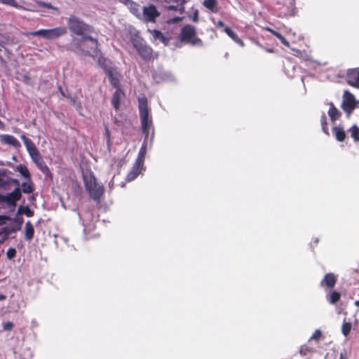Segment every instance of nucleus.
I'll return each mask as SVG.
<instances>
[{
	"label": "nucleus",
	"instance_id": "1",
	"mask_svg": "<svg viewBox=\"0 0 359 359\" xmlns=\"http://www.w3.org/2000/svg\"><path fill=\"white\" fill-rule=\"evenodd\" d=\"M67 24L70 32L81 37L72 39V46L76 48V51L93 57L98 56V42L90 36L93 32V27L74 15L69 18Z\"/></svg>",
	"mask_w": 359,
	"mask_h": 359
},
{
	"label": "nucleus",
	"instance_id": "2",
	"mask_svg": "<svg viewBox=\"0 0 359 359\" xmlns=\"http://www.w3.org/2000/svg\"><path fill=\"white\" fill-rule=\"evenodd\" d=\"M139 102V112L141 121V126L142 133L145 135L144 140H147L149 136V133L151 131L150 142L153 141L154 137V128L151 117L149 116L147 107V100L145 97H140Z\"/></svg>",
	"mask_w": 359,
	"mask_h": 359
},
{
	"label": "nucleus",
	"instance_id": "3",
	"mask_svg": "<svg viewBox=\"0 0 359 359\" xmlns=\"http://www.w3.org/2000/svg\"><path fill=\"white\" fill-rule=\"evenodd\" d=\"M97 61L99 65L104 69L106 72L110 83L114 88H120V74L117 70V68L114 67L111 65V62L104 57L100 55L98 52Z\"/></svg>",
	"mask_w": 359,
	"mask_h": 359
},
{
	"label": "nucleus",
	"instance_id": "4",
	"mask_svg": "<svg viewBox=\"0 0 359 359\" xmlns=\"http://www.w3.org/2000/svg\"><path fill=\"white\" fill-rule=\"evenodd\" d=\"M180 41L194 46H203V41L196 36V32L194 26L187 25L184 26L180 32Z\"/></svg>",
	"mask_w": 359,
	"mask_h": 359
},
{
	"label": "nucleus",
	"instance_id": "5",
	"mask_svg": "<svg viewBox=\"0 0 359 359\" xmlns=\"http://www.w3.org/2000/svg\"><path fill=\"white\" fill-rule=\"evenodd\" d=\"M131 42L139 55L144 60H149L152 56V49L148 46L145 41L137 34L131 36Z\"/></svg>",
	"mask_w": 359,
	"mask_h": 359
},
{
	"label": "nucleus",
	"instance_id": "6",
	"mask_svg": "<svg viewBox=\"0 0 359 359\" xmlns=\"http://www.w3.org/2000/svg\"><path fill=\"white\" fill-rule=\"evenodd\" d=\"M67 33V28L65 27H58L53 29H42L32 32L30 35L34 36H41L46 40H52L62 36Z\"/></svg>",
	"mask_w": 359,
	"mask_h": 359
},
{
	"label": "nucleus",
	"instance_id": "7",
	"mask_svg": "<svg viewBox=\"0 0 359 359\" xmlns=\"http://www.w3.org/2000/svg\"><path fill=\"white\" fill-rule=\"evenodd\" d=\"M85 184L90 197L93 200L99 201L103 194L104 189L102 185L97 183L96 178L94 176H90L89 179L85 180Z\"/></svg>",
	"mask_w": 359,
	"mask_h": 359
},
{
	"label": "nucleus",
	"instance_id": "8",
	"mask_svg": "<svg viewBox=\"0 0 359 359\" xmlns=\"http://www.w3.org/2000/svg\"><path fill=\"white\" fill-rule=\"evenodd\" d=\"M159 16L160 12L157 10V8L153 4H149L142 7L141 13L139 14V20L144 22H155L156 18Z\"/></svg>",
	"mask_w": 359,
	"mask_h": 359
},
{
	"label": "nucleus",
	"instance_id": "9",
	"mask_svg": "<svg viewBox=\"0 0 359 359\" xmlns=\"http://www.w3.org/2000/svg\"><path fill=\"white\" fill-rule=\"evenodd\" d=\"M358 104L359 101L355 100V96L348 90H345L341 108L346 113L348 117H349L352 111L358 107Z\"/></svg>",
	"mask_w": 359,
	"mask_h": 359
},
{
	"label": "nucleus",
	"instance_id": "10",
	"mask_svg": "<svg viewBox=\"0 0 359 359\" xmlns=\"http://www.w3.org/2000/svg\"><path fill=\"white\" fill-rule=\"evenodd\" d=\"M21 197L20 188H15L12 192L7 194H0V203H6L11 206H15L16 201Z\"/></svg>",
	"mask_w": 359,
	"mask_h": 359
},
{
	"label": "nucleus",
	"instance_id": "11",
	"mask_svg": "<svg viewBox=\"0 0 359 359\" xmlns=\"http://www.w3.org/2000/svg\"><path fill=\"white\" fill-rule=\"evenodd\" d=\"M346 81L350 86L359 88V68L348 71Z\"/></svg>",
	"mask_w": 359,
	"mask_h": 359
},
{
	"label": "nucleus",
	"instance_id": "12",
	"mask_svg": "<svg viewBox=\"0 0 359 359\" xmlns=\"http://www.w3.org/2000/svg\"><path fill=\"white\" fill-rule=\"evenodd\" d=\"M1 142L5 144L12 145L15 148H20L21 147L19 141L13 135H1L0 136Z\"/></svg>",
	"mask_w": 359,
	"mask_h": 359
},
{
	"label": "nucleus",
	"instance_id": "13",
	"mask_svg": "<svg viewBox=\"0 0 359 359\" xmlns=\"http://www.w3.org/2000/svg\"><path fill=\"white\" fill-rule=\"evenodd\" d=\"M116 91L114 92L111 104L116 110L119 109L120 100L124 97V93L121 88H116Z\"/></svg>",
	"mask_w": 359,
	"mask_h": 359
},
{
	"label": "nucleus",
	"instance_id": "14",
	"mask_svg": "<svg viewBox=\"0 0 359 359\" xmlns=\"http://www.w3.org/2000/svg\"><path fill=\"white\" fill-rule=\"evenodd\" d=\"M337 276L332 273H327L321 281V285H326L328 288H332L336 284Z\"/></svg>",
	"mask_w": 359,
	"mask_h": 359
},
{
	"label": "nucleus",
	"instance_id": "15",
	"mask_svg": "<svg viewBox=\"0 0 359 359\" xmlns=\"http://www.w3.org/2000/svg\"><path fill=\"white\" fill-rule=\"evenodd\" d=\"M142 167V165L135 163L132 170L126 177V180L130 182L135 180L140 174Z\"/></svg>",
	"mask_w": 359,
	"mask_h": 359
},
{
	"label": "nucleus",
	"instance_id": "16",
	"mask_svg": "<svg viewBox=\"0 0 359 359\" xmlns=\"http://www.w3.org/2000/svg\"><path fill=\"white\" fill-rule=\"evenodd\" d=\"M20 138L23 141L29 156L38 151L34 142L30 139L27 138L25 135H22Z\"/></svg>",
	"mask_w": 359,
	"mask_h": 359
},
{
	"label": "nucleus",
	"instance_id": "17",
	"mask_svg": "<svg viewBox=\"0 0 359 359\" xmlns=\"http://www.w3.org/2000/svg\"><path fill=\"white\" fill-rule=\"evenodd\" d=\"M34 234V229L30 221H27L25 226V238L26 241H30Z\"/></svg>",
	"mask_w": 359,
	"mask_h": 359
},
{
	"label": "nucleus",
	"instance_id": "18",
	"mask_svg": "<svg viewBox=\"0 0 359 359\" xmlns=\"http://www.w3.org/2000/svg\"><path fill=\"white\" fill-rule=\"evenodd\" d=\"M147 140H144V142L139 151L138 156H137V158L135 161V163H137V164H141L142 165H143L145 155L147 153Z\"/></svg>",
	"mask_w": 359,
	"mask_h": 359
},
{
	"label": "nucleus",
	"instance_id": "19",
	"mask_svg": "<svg viewBox=\"0 0 359 359\" xmlns=\"http://www.w3.org/2000/svg\"><path fill=\"white\" fill-rule=\"evenodd\" d=\"M149 32L151 34L154 41H159L165 45H168L169 39L165 37L160 31L154 29L149 30Z\"/></svg>",
	"mask_w": 359,
	"mask_h": 359
},
{
	"label": "nucleus",
	"instance_id": "20",
	"mask_svg": "<svg viewBox=\"0 0 359 359\" xmlns=\"http://www.w3.org/2000/svg\"><path fill=\"white\" fill-rule=\"evenodd\" d=\"M224 32L237 44L240 46L243 47V41L238 37V36L231 30L229 27H225L224 29Z\"/></svg>",
	"mask_w": 359,
	"mask_h": 359
},
{
	"label": "nucleus",
	"instance_id": "21",
	"mask_svg": "<svg viewBox=\"0 0 359 359\" xmlns=\"http://www.w3.org/2000/svg\"><path fill=\"white\" fill-rule=\"evenodd\" d=\"M129 10L130 12L139 19V14L141 13V11L142 7H141L138 4L133 2L132 1H128L127 4Z\"/></svg>",
	"mask_w": 359,
	"mask_h": 359
},
{
	"label": "nucleus",
	"instance_id": "22",
	"mask_svg": "<svg viewBox=\"0 0 359 359\" xmlns=\"http://www.w3.org/2000/svg\"><path fill=\"white\" fill-rule=\"evenodd\" d=\"M329 105H330V109L327 112L328 115L330 117V119L332 121H335L337 119H339V118L340 117L341 112L339 111V110L338 109H337L334 107L333 103H330Z\"/></svg>",
	"mask_w": 359,
	"mask_h": 359
},
{
	"label": "nucleus",
	"instance_id": "23",
	"mask_svg": "<svg viewBox=\"0 0 359 359\" xmlns=\"http://www.w3.org/2000/svg\"><path fill=\"white\" fill-rule=\"evenodd\" d=\"M332 133L338 141L342 142L344 140L346 133L344 130L340 126H334L332 128Z\"/></svg>",
	"mask_w": 359,
	"mask_h": 359
},
{
	"label": "nucleus",
	"instance_id": "24",
	"mask_svg": "<svg viewBox=\"0 0 359 359\" xmlns=\"http://www.w3.org/2000/svg\"><path fill=\"white\" fill-rule=\"evenodd\" d=\"M341 294L337 291H332L326 295L327 300L331 304H336L340 299Z\"/></svg>",
	"mask_w": 359,
	"mask_h": 359
},
{
	"label": "nucleus",
	"instance_id": "25",
	"mask_svg": "<svg viewBox=\"0 0 359 359\" xmlns=\"http://www.w3.org/2000/svg\"><path fill=\"white\" fill-rule=\"evenodd\" d=\"M16 170L19 172L25 178L29 179L30 174L27 167L22 164L17 165Z\"/></svg>",
	"mask_w": 359,
	"mask_h": 359
},
{
	"label": "nucleus",
	"instance_id": "26",
	"mask_svg": "<svg viewBox=\"0 0 359 359\" xmlns=\"http://www.w3.org/2000/svg\"><path fill=\"white\" fill-rule=\"evenodd\" d=\"M27 182H22L21 184L22 190L25 194H30L33 191V187L30 179Z\"/></svg>",
	"mask_w": 359,
	"mask_h": 359
},
{
	"label": "nucleus",
	"instance_id": "27",
	"mask_svg": "<svg viewBox=\"0 0 359 359\" xmlns=\"http://www.w3.org/2000/svg\"><path fill=\"white\" fill-rule=\"evenodd\" d=\"M351 330V323L350 322H346L345 320L343 322L341 326V332L342 334L346 337L348 335Z\"/></svg>",
	"mask_w": 359,
	"mask_h": 359
},
{
	"label": "nucleus",
	"instance_id": "28",
	"mask_svg": "<svg viewBox=\"0 0 359 359\" xmlns=\"http://www.w3.org/2000/svg\"><path fill=\"white\" fill-rule=\"evenodd\" d=\"M204 6L212 12H217L216 1L215 0H205Z\"/></svg>",
	"mask_w": 359,
	"mask_h": 359
},
{
	"label": "nucleus",
	"instance_id": "29",
	"mask_svg": "<svg viewBox=\"0 0 359 359\" xmlns=\"http://www.w3.org/2000/svg\"><path fill=\"white\" fill-rule=\"evenodd\" d=\"M177 3H178V5L177 6H169L168 7V10H170V11H174V10H179L181 12L183 11L184 10V7H183V5L185 2L184 0H175Z\"/></svg>",
	"mask_w": 359,
	"mask_h": 359
},
{
	"label": "nucleus",
	"instance_id": "30",
	"mask_svg": "<svg viewBox=\"0 0 359 359\" xmlns=\"http://www.w3.org/2000/svg\"><path fill=\"white\" fill-rule=\"evenodd\" d=\"M349 132L355 141H359V128L354 125L349 129Z\"/></svg>",
	"mask_w": 359,
	"mask_h": 359
},
{
	"label": "nucleus",
	"instance_id": "31",
	"mask_svg": "<svg viewBox=\"0 0 359 359\" xmlns=\"http://www.w3.org/2000/svg\"><path fill=\"white\" fill-rule=\"evenodd\" d=\"M274 36H276L281 42L283 44H284L285 46L289 47L290 44L289 42L283 37L278 32L269 29Z\"/></svg>",
	"mask_w": 359,
	"mask_h": 359
},
{
	"label": "nucleus",
	"instance_id": "32",
	"mask_svg": "<svg viewBox=\"0 0 359 359\" xmlns=\"http://www.w3.org/2000/svg\"><path fill=\"white\" fill-rule=\"evenodd\" d=\"M320 122H321V126H322V129H323V131L325 133V134H328V128L327 126V122H326V116L325 114H323L322 116H321V118H320Z\"/></svg>",
	"mask_w": 359,
	"mask_h": 359
},
{
	"label": "nucleus",
	"instance_id": "33",
	"mask_svg": "<svg viewBox=\"0 0 359 359\" xmlns=\"http://www.w3.org/2000/svg\"><path fill=\"white\" fill-rule=\"evenodd\" d=\"M36 166L43 173L46 174L49 171L48 168L46 165L45 162L43 161V160H41V161H39V163H38L36 164Z\"/></svg>",
	"mask_w": 359,
	"mask_h": 359
},
{
	"label": "nucleus",
	"instance_id": "34",
	"mask_svg": "<svg viewBox=\"0 0 359 359\" xmlns=\"http://www.w3.org/2000/svg\"><path fill=\"white\" fill-rule=\"evenodd\" d=\"M30 157L32 158V160L33 161V162L36 165L38 163H39V161H41V160H43V158H41L39 151H37L36 152L30 155Z\"/></svg>",
	"mask_w": 359,
	"mask_h": 359
},
{
	"label": "nucleus",
	"instance_id": "35",
	"mask_svg": "<svg viewBox=\"0 0 359 359\" xmlns=\"http://www.w3.org/2000/svg\"><path fill=\"white\" fill-rule=\"evenodd\" d=\"M104 137L106 139V142L107 144V147L109 148L111 146V138H110V132L107 126H105L104 128Z\"/></svg>",
	"mask_w": 359,
	"mask_h": 359
},
{
	"label": "nucleus",
	"instance_id": "36",
	"mask_svg": "<svg viewBox=\"0 0 359 359\" xmlns=\"http://www.w3.org/2000/svg\"><path fill=\"white\" fill-rule=\"evenodd\" d=\"M16 255V250L15 248H10L6 252V257L8 259L14 258Z\"/></svg>",
	"mask_w": 359,
	"mask_h": 359
},
{
	"label": "nucleus",
	"instance_id": "37",
	"mask_svg": "<svg viewBox=\"0 0 359 359\" xmlns=\"http://www.w3.org/2000/svg\"><path fill=\"white\" fill-rule=\"evenodd\" d=\"M0 1L4 4L9 5L15 8L19 7V5L15 0H0Z\"/></svg>",
	"mask_w": 359,
	"mask_h": 359
},
{
	"label": "nucleus",
	"instance_id": "38",
	"mask_svg": "<svg viewBox=\"0 0 359 359\" xmlns=\"http://www.w3.org/2000/svg\"><path fill=\"white\" fill-rule=\"evenodd\" d=\"M36 4L38 6H41V7H44L46 8H48V9L53 8V7L52 6L51 4H50V3H46V2H43V1H36Z\"/></svg>",
	"mask_w": 359,
	"mask_h": 359
},
{
	"label": "nucleus",
	"instance_id": "39",
	"mask_svg": "<svg viewBox=\"0 0 359 359\" xmlns=\"http://www.w3.org/2000/svg\"><path fill=\"white\" fill-rule=\"evenodd\" d=\"M290 6H291V9L287 13H285V15H294V0H290Z\"/></svg>",
	"mask_w": 359,
	"mask_h": 359
},
{
	"label": "nucleus",
	"instance_id": "40",
	"mask_svg": "<svg viewBox=\"0 0 359 359\" xmlns=\"http://www.w3.org/2000/svg\"><path fill=\"white\" fill-rule=\"evenodd\" d=\"M322 335V332L319 330H316L313 335L311 337L310 339H318Z\"/></svg>",
	"mask_w": 359,
	"mask_h": 359
},
{
	"label": "nucleus",
	"instance_id": "41",
	"mask_svg": "<svg viewBox=\"0 0 359 359\" xmlns=\"http://www.w3.org/2000/svg\"><path fill=\"white\" fill-rule=\"evenodd\" d=\"M23 213L27 217L33 216V211H32L27 206L23 208Z\"/></svg>",
	"mask_w": 359,
	"mask_h": 359
},
{
	"label": "nucleus",
	"instance_id": "42",
	"mask_svg": "<svg viewBox=\"0 0 359 359\" xmlns=\"http://www.w3.org/2000/svg\"><path fill=\"white\" fill-rule=\"evenodd\" d=\"M310 351V349L306 346H302L301 347L299 350V353L302 356H305L308 352Z\"/></svg>",
	"mask_w": 359,
	"mask_h": 359
},
{
	"label": "nucleus",
	"instance_id": "43",
	"mask_svg": "<svg viewBox=\"0 0 359 359\" xmlns=\"http://www.w3.org/2000/svg\"><path fill=\"white\" fill-rule=\"evenodd\" d=\"M13 327V325L11 322H8L4 325V329L5 330H11Z\"/></svg>",
	"mask_w": 359,
	"mask_h": 359
},
{
	"label": "nucleus",
	"instance_id": "44",
	"mask_svg": "<svg viewBox=\"0 0 359 359\" xmlns=\"http://www.w3.org/2000/svg\"><path fill=\"white\" fill-rule=\"evenodd\" d=\"M217 26L218 27H223L224 26V24L222 21H218L217 23H216Z\"/></svg>",
	"mask_w": 359,
	"mask_h": 359
},
{
	"label": "nucleus",
	"instance_id": "45",
	"mask_svg": "<svg viewBox=\"0 0 359 359\" xmlns=\"http://www.w3.org/2000/svg\"><path fill=\"white\" fill-rule=\"evenodd\" d=\"M346 355V351L341 352L340 353V359H346L344 356Z\"/></svg>",
	"mask_w": 359,
	"mask_h": 359
},
{
	"label": "nucleus",
	"instance_id": "46",
	"mask_svg": "<svg viewBox=\"0 0 359 359\" xmlns=\"http://www.w3.org/2000/svg\"><path fill=\"white\" fill-rule=\"evenodd\" d=\"M7 238L6 236H4L1 239H0V243H2L4 242V241Z\"/></svg>",
	"mask_w": 359,
	"mask_h": 359
},
{
	"label": "nucleus",
	"instance_id": "47",
	"mask_svg": "<svg viewBox=\"0 0 359 359\" xmlns=\"http://www.w3.org/2000/svg\"><path fill=\"white\" fill-rule=\"evenodd\" d=\"M6 299V296L4 294H0V301L4 300Z\"/></svg>",
	"mask_w": 359,
	"mask_h": 359
},
{
	"label": "nucleus",
	"instance_id": "48",
	"mask_svg": "<svg viewBox=\"0 0 359 359\" xmlns=\"http://www.w3.org/2000/svg\"><path fill=\"white\" fill-rule=\"evenodd\" d=\"M29 76L25 75V81L26 82H28V81H29Z\"/></svg>",
	"mask_w": 359,
	"mask_h": 359
},
{
	"label": "nucleus",
	"instance_id": "49",
	"mask_svg": "<svg viewBox=\"0 0 359 359\" xmlns=\"http://www.w3.org/2000/svg\"><path fill=\"white\" fill-rule=\"evenodd\" d=\"M355 306L359 307V299L354 302Z\"/></svg>",
	"mask_w": 359,
	"mask_h": 359
},
{
	"label": "nucleus",
	"instance_id": "50",
	"mask_svg": "<svg viewBox=\"0 0 359 359\" xmlns=\"http://www.w3.org/2000/svg\"><path fill=\"white\" fill-rule=\"evenodd\" d=\"M4 43V41L0 39V46H3Z\"/></svg>",
	"mask_w": 359,
	"mask_h": 359
},
{
	"label": "nucleus",
	"instance_id": "51",
	"mask_svg": "<svg viewBox=\"0 0 359 359\" xmlns=\"http://www.w3.org/2000/svg\"><path fill=\"white\" fill-rule=\"evenodd\" d=\"M71 100H72V103H73L74 104H75V100H74V99L71 98Z\"/></svg>",
	"mask_w": 359,
	"mask_h": 359
},
{
	"label": "nucleus",
	"instance_id": "52",
	"mask_svg": "<svg viewBox=\"0 0 359 359\" xmlns=\"http://www.w3.org/2000/svg\"><path fill=\"white\" fill-rule=\"evenodd\" d=\"M194 21H197V15H196V16L194 17Z\"/></svg>",
	"mask_w": 359,
	"mask_h": 359
}]
</instances>
